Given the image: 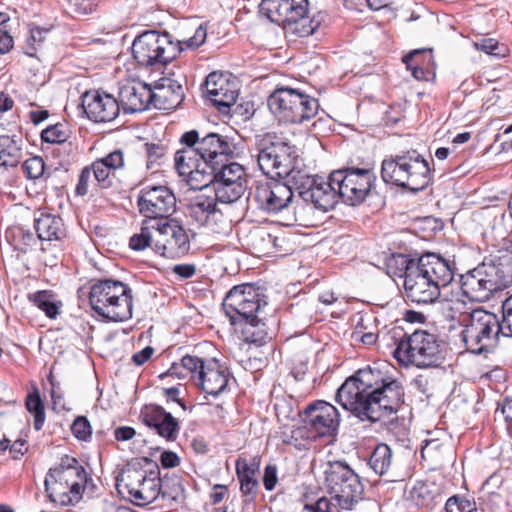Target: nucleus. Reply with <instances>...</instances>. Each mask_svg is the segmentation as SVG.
I'll use <instances>...</instances> for the list:
<instances>
[{
  "label": "nucleus",
  "instance_id": "obj_64",
  "mask_svg": "<svg viewBox=\"0 0 512 512\" xmlns=\"http://www.w3.org/2000/svg\"><path fill=\"white\" fill-rule=\"evenodd\" d=\"M14 45L13 37L6 30H0V54L8 53Z\"/></svg>",
  "mask_w": 512,
  "mask_h": 512
},
{
  "label": "nucleus",
  "instance_id": "obj_2",
  "mask_svg": "<svg viewBox=\"0 0 512 512\" xmlns=\"http://www.w3.org/2000/svg\"><path fill=\"white\" fill-rule=\"evenodd\" d=\"M293 180L299 197L321 211H329L338 203L356 206L361 204L376 182L372 168L346 167L334 170L328 179L320 176L304 175L294 172Z\"/></svg>",
  "mask_w": 512,
  "mask_h": 512
},
{
  "label": "nucleus",
  "instance_id": "obj_57",
  "mask_svg": "<svg viewBox=\"0 0 512 512\" xmlns=\"http://www.w3.org/2000/svg\"><path fill=\"white\" fill-rule=\"evenodd\" d=\"M91 177V169L88 166L84 167L79 175L78 183L75 188V194L77 196H85L88 193Z\"/></svg>",
  "mask_w": 512,
  "mask_h": 512
},
{
  "label": "nucleus",
  "instance_id": "obj_14",
  "mask_svg": "<svg viewBox=\"0 0 512 512\" xmlns=\"http://www.w3.org/2000/svg\"><path fill=\"white\" fill-rule=\"evenodd\" d=\"M267 305L264 289L252 283L236 285L226 294L222 307L234 326L253 321Z\"/></svg>",
  "mask_w": 512,
  "mask_h": 512
},
{
  "label": "nucleus",
  "instance_id": "obj_7",
  "mask_svg": "<svg viewBox=\"0 0 512 512\" xmlns=\"http://www.w3.org/2000/svg\"><path fill=\"white\" fill-rule=\"evenodd\" d=\"M393 357L401 364L419 368L438 367L445 360L446 343L436 334L426 330L404 333L395 338Z\"/></svg>",
  "mask_w": 512,
  "mask_h": 512
},
{
  "label": "nucleus",
  "instance_id": "obj_46",
  "mask_svg": "<svg viewBox=\"0 0 512 512\" xmlns=\"http://www.w3.org/2000/svg\"><path fill=\"white\" fill-rule=\"evenodd\" d=\"M474 310L471 305L459 297L448 302V311L450 312L448 316L453 320L457 319L463 326L469 321L470 313Z\"/></svg>",
  "mask_w": 512,
  "mask_h": 512
},
{
  "label": "nucleus",
  "instance_id": "obj_8",
  "mask_svg": "<svg viewBox=\"0 0 512 512\" xmlns=\"http://www.w3.org/2000/svg\"><path fill=\"white\" fill-rule=\"evenodd\" d=\"M132 299L131 288L113 279L98 280L89 292L92 310L111 322H124L132 317Z\"/></svg>",
  "mask_w": 512,
  "mask_h": 512
},
{
  "label": "nucleus",
  "instance_id": "obj_40",
  "mask_svg": "<svg viewBox=\"0 0 512 512\" xmlns=\"http://www.w3.org/2000/svg\"><path fill=\"white\" fill-rule=\"evenodd\" d=\"M410 497L417 506L428 508L436 503L440 494L434 484L417 481L410 491Z\"/></svg>",
  "mask_w": 512,
  "mask_h": 512
},
{
  "label": "nucleus",
  "instance_id": "obj_1",
  "mask_svg": "<svg viewBox=\"0 0 512 512\" xmlns=\"http://www.w3.org/2000/svg\"><path fill=\"white\" fill-rule=\"evenodd\" d=\"M255 149L257 162L263 174L271 178L279 177L282 181H267L255 187L253 200L259 210L268 214H277L288 207L294 192L299 189L293 180L294 172L309 175L301 169L298 148L286 138L274 133H266L256 137Z\"/></svg>",
  "mask_w": 512,
  "mask_h": 512
},
{
  "label": "nucleus",
  "instance_id": "obj_43",
  "mask_svg": "<svg viewBox=\"0 0 512 512\" xmlns=\"http://www.w3.org/2000/svg\"><path fill=\"white\" fill-rule=\"evenodd\" d=\"M154 220H143L140 232L134 234L129 240V247L135 251H142L151 246L154 248V240L156 238Z\"/></svg>",
  "mask_w": 512,
  "mask_h": 512
},
{
  "label": "nucleus",
  "instance_id": "obj_61",
  "mask_svg": "<svg viewBox=\"0 0 512 512\" xmlns=\"http://www.w3.org/2000/svg\"><path fill=\"white\" fill-rule=\"evenodd\" d=\"M153 353L154 349L151 346H146L132 355V361L135 365L141 366L151 358Z\"/></svg>",
  "mask_w": 512,
  "mask_h": 512
},
{
  "label": "nucleus",
  "instance_id": "obj_29",
  "mask_svg": "<svg viewBox=\"0 0 512 512\" xmlns=\"http://www.w3.org/2000/svg\"><path fill=\"white\" fill-rule=\"evenodd\" d=\"M197 145H199L206 163L215 168L229 162L228 156H233L235 149L227 137L217 133H209L201 139L198 137Z\"/></svg>",
  "mask_w": 512,
  "mask_h": 512
},
{
  "label": "nucleus",
  "instance_id": "obj_32",
  "mask_svg": "<svg viewBox=\"0 0 512 512\" xmlns=\"http://www.w3.org/2000/svg\"><path fill=\"white\" fill-rule=\"evenodd\" d=\"M23 136L21 133L0 135V166L17 167L23 156Z\"/></svg>",
  "mask_w": 512,
  "mask_h": 512
},
{
  "label": "nucleus",
  "instance_id": "obj_39",
  "mask_svg": "<svg viewBox=\"0 0 512 512\" xmlns=\"http://www.w3.org/2000/svg\"><path fill=\"white\" fill-rule=\"evenodd\" d=\"M391 463L392 450L385 443L376 445L368 458L369 467L375 474L379 476L385 475L388 472Z\"/></svg>",
  "mask_w": 512,
  "mask_h": 512
},
{
  "label": "nucleus",
  "instance_id": "obj_12",
  "mask_svg": "<svg viewBox=\"0 0 512 512\" xmlns=\"http://www.w3.org/2000/svg\"><path fill=\"white\" fill-rule=\"evenodd\" d=\"M267 104L280 121L292 124L310 121L319 110L316 98L289 87L275 89L268 97Z\"/></svg>",
  "mask_w": 512,
  "mask_h": 512
},
{
  "label": "nucleus",
  "instance_id": "obj_15",
  "mask_svg": "<svg viewBox=\"0 0 512 512\" xmlns=\"http://www.w3.org/2000/svg\"><path fill=\"white\" fill-rule=\"evenodd\" d=\"M207 173L208 177L203 178L198 190L212 186V192L222 204L238 201L246 191V175L239 163L225 162L216 168L211 166Z\"/></svg>",
  "mask_w": 512,
  "mask_h": 512
},
{
  "label": "nucleus",
  "instance_id": "obj_11",
  "mask_svg": "<svg viewBox=\"0 0 512 512\" xmlns=\"http://www.w3.org/2000/svg\"><path fill=\"white\" fill-rule=\"evenodd\" d=\"M181 42H173L169 33L156 30L143 32L132 44V55L140 67L160 70L183 51Z\"/></svg>",
  "mask_w": 512,
  "mask_h": 512
},
{
  "label": "nucleus",
  "instance_id": "obj_62",
  "mask_svg": "<svg viewBox=\"0 0 512 512\" xmlns=\"http://www.w3.org/2000/svg\"><path fill=\"white\" fill-rule=\"evenodd\" d=\"M148 163L153 164L164 155V148L156 144H146Z\"/></svg>",
  "mask_w": 512,
  "mask_h": 512
},
{
  "label": "nucleus",
  "instance_id": "obj_28",
  "mask_svg": "<svg viewBox=\"0 0 512 512\" xmlns=\"http://www.w3.org/2000/svg\"><path fill=\"white\" fill-rule=\"evenodd\" d=\"M153 106L159 110H174L184 100V89L179 80L162 77L152 87Z\"/></svg>",
  "mask_w": 512,
  "mask_h": 512
},
{
  "label": "nucleus",
  "instance_id": "obj_19",
  "mask_svg": "<svg viewBox=\"0 0 512 512\" xmlns=\"http://www.w3.org/2000/svg\"><path fill=\"white\" fill-rule=\"evenodd\" d=\"M155 224V253L167 258L182 257L189 253L190 237L179 220L169 217Z\"/></svg>",
  "mask_w": 512,
  "mask_h": 512
},
{
  "label": "nucleus",
  "instance_id": "obj_5",
  "mask_svg": "<svg viewBox=\"0 0 512 512\" xmlns=\"http://www.w3.org/2000/svg\"><path fill=\"white\" fill-rule=\"evenodd\" d=\"M381 178L386 184L417 193L432 183L433 170L422 154L410 149L385 158L381 164Z\"/></svg>",
  "mask_w": 512,
  "mask_h": 512
},
{
  "label": "nucleus",
  "instance_id": "obj_42",
  "mask_svg": "<svg viewBox=\"0 0 512 512\" xmlns=\"http://www.w3.org/2000/svg\"><path fill=\"white\" fill-rule=\"evenodd\" d=\"M418 266V258H412L406 254H392V256L387 260V270L388 273L403 278L404 281L406 277Z\"/></svg>",
  "mask_w": 512,
  "mask_h": 512
},
{
  "label": "nucleus",
  "instance_id": "obj_21",
  "mask_svg": "<svg viewBox=\"0 0 512 512\" xmlns=\"http://www.w3.org/2000/svg\"><path fill=\"white\" fill-rule=\"evenodd\" d=\"M199 191L188 200L187 214L199 226L218 232L225 221L224 214L218 206L220 200L213 192L208 194V189Z\"/></svg>",
  "mask_w": 512,
  "mask_h": 512
},
{
  "label": "nucleus",
  "instance_id": "obj_27",
  "mask_svg": "<svg viewBox=\"0 0 512 512\" xmlns=\"http://www.w3.org/2000/svg\"><path fill=\"white\" fill-rule=\"evenodd\" d=\"M118 102L125 113L144 111L153 105L152 86L143 82L122 85Z\"/></svg>",
  "mask_w": 512,
  "mask_h": 512
},
{
  "label": "nucleus",
  "instance_id": "obj_49",
  "mask_svg": "<svg viewBox=\"0 0 512 512\" xmlns=\"http://www.w3.org/2000/svg\"><path fill=\"white\" fill-rule=\"evenodd\" d=\"M68 137V130L61 123L50 125L41 132V140L51 144L64 143Z\"/></svg>",
  "mask_w": 512,
  "mask_h": 512
},
{
  "label": "nucleus",
  "instance_id": "obj_36",
  "mask_svg": "<svg viewBox=\"0 0 512 512\" xmlns=\"http://www.w3.org/2000/svg\"><path fill=\"white\" fill-rule=\"evenodd\" d=\"M240 326L243 339L247 343L263 346L272 338L266 324L259 319L258 315L254 317L253 321L245 322Z\"/></svg>",
  "mask_w": 512,
  "mask_h": 512
},
{
  "label": "nucleus",
  "instance_id": "obj_53",
  "mask_svg": "<svg viewBox=\"0 0 512 512\" xmlns=\"http://www.w3.org/2000/svg\"><path fill=\"white\" fill-rule=\"evenodd\" d=\"M475 45L478 50L495 57H503L507 51L504 45L499 44V42L492 38L481 39L479 42L475 43Z\"/></svg>",
  "mask_w": 512,
  "mask_h": 512
},
{
  "label": "nucleus",
  "instance_id": "obj_52",
  "mask_svg": "<svg viewBox=\"0 0 512 512\" xmlns=\"http://www.w3.org/2000/svg\"><path fill=\"white\" fill-rule=\"evenodd\" d=\"M72 434L81 441H88L92 436L89 420L85 416H78L71 425Z\"/></svg>",
  "mask_w": 512,
  "mask_h": 512
},
{
  "label": "nucleus",
  "instance_id": "obj_31",
  "mask_svg": "<svg viewBox=\"0 0 512 512\" xmlns=\"http://www.w3.org/2000/svg\"><path fill=\"white\" fill-rule=\"evenodd\" d=\"M205 91L210 101L221 112L234 105L238 97L237 91L230 89L227 79L217 72H212L206 77Z\"/></svg>",
  "mask_w": 512,
  "mask_h": 512
},
{
  "label": "nucleus",
  "instance_id": "obj_59",
  "mask_svg": "<svg viewBox=\"0 0 512 512\" xmlns=\"http://www.w3.org/2000/svg\"><path fill=\"white\" fill-rule=\"evenodd\" d=\"M172 271L181 279H189L196 273V266L194 264H176L173 266Z\"/></svg>",
  "mask_w": 512,
  "mask_h": 512
},
{
  "label": "nucleus",
  "instance_id": "obj_18",
  "mask_svg": "<svg viewBox=\"0 0 512 512\" xmlns=\"http://www.w3.org/2000/svg\"><path fill=\"white\" fill-rule=\"evenodd\" d=\"M383 379L386 377H382L379 370L371 367L359 369L337 389L335 400L354 416L356 406H363L366 395L378 388Z\"/></svg>",
  "mask_w": 512,
  "mask_h": 512
},
{
  "label": "nucleus",
  "instance_id": "obj_6",
  "mask_svg": "<svg viewBox=\"0 0 512 512\" xmlns=\"http://www.w3.org/2000/svg\"><path fill=\"white\" fill-rule=\"evenodd\" d=\"M88 481L85 468L74 457L64 456L48 470L44 486L49 500L61 506L77 504Z\"/></svg>",
  "mask_w": 512,
  "mask_h": 512
},
{
  "label": "nucleus",
  "instance_id": "obj_48",
  "mask_svg": "<svg viewBox=\"0 0 512 512\" xmlns=\"http://www.w3.org/2000/svg\"><path fill=\"white\" fill-rule=\"evenodd\" d=\"M445 512H477L475 501L464 496L453 495L445 503Z\"/></svg>",
  "mask_w": 512,
  "mask_h": 512
},
{
  "label": "nucleus",
  "instance_id": "obj_24",
  "mask_svg": "<svg viewBox=\"0 0 512 512\" xmlns=\"http://www.w3.org/2000/svg\"><path fill=\"white\" fill-rule=\"evenodd\" d=\"M81 100L83 112L93 122H110L119 115L118 99L106 92L88 91L82 95Z\"/></svg>",
  "mask_w": 512,
  "mask_h": 512
},
{
  "label": "nucleus",
  "instance_id": "obj_37",
  "mask_svg": "<svg viewBox=\"0 0 512 512\" xmlns=\"http://www.w3.org/2000/svg\"><path fill=\"white\" fill-rule=\"evenodd\" d=\"M183 493L184 489L178 478L171 480L161 479V492L156 502H158V505L175 509L180 503Z\"/></svg>",
  "mask_w": 512,
  "mask_h": 512
},
{
  "label": "nucleus",
  "instance_id": "obj_44",
  "mask_svg": "<svg viewBox=\"0 0 512 512\" xmlns=\"http://www.w3.org/2000/svg\"><path fill=\"white\" fill-rule=\"evenodd\" d=\"M33 304L50 319H56L62 306L60 301L55 300L54 295L47 290L37 291L31 297Z\"/></svg>",
  "mask_w": 512,
  "mask_h": 512
},
{
  "label": "nucleus",
  "instance_id": "obj_25",
  "mask_svg": "<svg viewBox=\"0 0 512 512\" xmlns=\"http://www.w3.org/2000/svg\"><path fill=\"white\" fill-rule=\"evenodd\" d=\"M142 422L155 430V432L167 441H175L180 432L179 421L157 404H147L140 412Z\"/></svg>",
  "mask_w": 512,
  "mask_h": 512
},
{
  "label": "nucleus",
  "instance_id": "obj_60",
  "mask_svg": "<svg viewBox=\"0 0 512 512\" xmlns=\"http://www.w3.org/2000/svg\"><path fill=\"white\" fill-rule=\"evenodd\" d=\"M160 463L165 469L174 468L179 465L180 458L173 451H163L160 455Z\"/></svg>",
  "mask_w": 512,
  "mask_h": 512
},
{
  "label": "nucleus",
  "instance_id": "obj_13",
  "mask_svg": "<svg viewBox=\"0 0 512 512\" xmlns=\"http://www.w3.org/2000/svg\"><path fill=\"white\" fill-rule=\"evenodd\" d=\"M404 402V388L402 384L386 377L375 390H372L364 400L363 406H356L354 415L360 421L375 423L396 413Z\"/></svg>",
  "mask_w": 512,
  "mask_h": 512
},
{
  "label": "nucleus",
  "instance_id": "obj_47",
  "mask_svg": "<svg viewBox=\"0 0 512 512\" xmlns=\"http://www.w3.org/2000/svg\"><path fill=\"white\" fill-rule=\"evenodd\" d=\"M92 176L100 189H108L113 185L114 171L95 160L90 166Z\"/></svg>",
  "mask_w": 512,
  "mask_h": 512
},
{
  "label": "nucleus",
  "instance_id": "obj_56",
  "mask_svg": "<svg viewBox=\"0 0 512 512\" xmlns=\"http://www.w3.org/2000/svg\"><path fill=\"white\" fill-rule=\"evenodd\" d=\"M97 161L114 172L124 165V157L121 150H114L105 157L97 159Z\"/></svg>",
  "mask_w": 512,
  "mask_h": 512
},
{
  "label": "nucleus",
  "instance_id": "obj_58",
  "mask_svg": "<svg viewBox=\"0 0 512 512\" xmlns=\"http://www.w3.org/2000/svg\"><path fill=\"white\" fill-rule=\"evenodd\" d=\"M278 481L277 467L275 465H267L264 469L263 485L267 491H272Z\"/></svg>",
  "mask_w": 512,
  "mask_h": 512
},
{
  "label": "nucleus",
  "instance_id": "obj_30",
  "mask_svg": "<svg viewBox=\"0 0 512 512\" xmlns=\"http://www.w3.org/2000/svg\"><path fill=\"white\" fill-rule=\"evenodd\" d=\"M491 284L484 276L481 264L460 275L462 296L470 302H485L493 295Z\"/></svg>",
  "mask_w": 512,
  "mask_h": 512
},
{
  "label": "nucleus",
  "instance_id": "obj_9",
  "mask_svg": "<svg viewBox=\"0 0 512 512\" xmlns=\"http://www.w3.org/2000/svg\"><path fill=\"white\" fill-rule=\"evenodd\" d=\"M171 376L189 377L206 394L213 397L223 393L228 385L230 373L227 367L216 359L203 360L200 357L185 355L180 364L174 363L168 370Z\"/></svg>",
  "mask_w": 512,
  "mask_h": 512
},
{
  "label": "nucleus",
  "instance_id": "obj_33",
  "mask_svg": "<svg viewBox=\"0 0 512 512\" xmlns=\"http://www.w3.org/2000/svg\"><path fill=\"white\" fill-rule=\"evenodd\" d=\"M258 471V466L249 464L246 461H237L236 473L240 482V491L245 497V502H253L258 492V480L255 475Z\"/></svg>",
  "mask_w": 512,
  "mask_h": 512
},
{
  "label": "nucleus",
  "instance_id": "obj_50",
  "mask_svg": "<svg viewBox=\"0 0 512 512\" xmlns=\"http://www.w3.org/2000/svg\"><path fill=\"white\" fill-rule=\"evenodd\" d=\"M22 170L25 176L31 180H38L44 177L45 163L42 157L33 156L25 160L22 164Z\"/></svg>",
  "mask_w": 512,
  "mask_h": 512
},
{
  "label": "nucleus",
  "instance_id": "obj_45",
  "mask_svg": "<svg viewBox=\"0 0 512 512\" xmlns=\"http://www.w3.org/2000/svg\"><path fill=\"white\" fill-rule=\"evenodd\" d=\"M26 409L34 415L33 427L36 431L42 429L45 422L44 403L41 399L39 389L34 387L25 400Z\"/></svg>",
  "mask_w": 512,
  "mask_h": 512
},
{
  "label": "nucleus",
  "instance_id": "obj_34",
  "mask_svg": "<svg viewBox=\"0 0 512 512\" xmlns=\"http://www.w3.org/2000/svg\"><path fill=\"white\" fill-rule=\"evenodd\" d=\"M161 492V478L158 472L151 471L149 476H145V480L141 482L140 487L134 491L131 498L132 502L138 506H146L159 499Z\"/></svg>",
  "mask_w": 512,
  "mask_h": 512
},
{
  "label": "nucleus",
  "instance_id": "obj_17",
  "mask_svg": "<svg viewBox=\"0 0 512 512\" xmlns=\"http://www.w3.org/2000/svg\"><path fill=\"white\" fill-rule=\"evenodd\" d=\"M198 131L190 130L185 132L180 143L182 147L175 153V168L180 176L187 178L192 189H199V184L204 177H208V170L211 168L203 156L199 145H197Z\"/></svg>",
  "mask_w": 512,
  "mask_h": 512
},
{
  "label": "nucleus",
  "instance_id": "obj_41",
  "mask_svg": "<svg viewBox=\"0 0 512 512\" xmlns=\"http://www.w3.org/2000/svg\"><path fill=\"white\" fill-rule=\"evenodd\" d=\"M146 472L142 470L127 468L116 478V487L120 493H126L130 498L134 491L140 487L145 480Z\"/></svg>",
  "mask_w": 512,
  "mask_h": 512
},
{
  "label": "nucleus",
  "instance_id": "obj_22",
  "mask_svg": "<svg viewBox=\"0 0 512 512\" xmlns=\"http://www.w3.org/2000/svg\"><path fill=\"white\" fill-rule=\"evenodd\" d=\"M34 228L40 241L41 252L49 253L52 259H56L66 237L63 219L57 214L39 211L38 216L34 218Z\"/></svg>",
  "mask_w": 512,
  "mask_h": 512
},
{
  "label": "nucleus",
  "instance_id": "obj_26",
  "mask_svg": "<svg viewBox=\"0 0 512 512\" xmlns=\"http://www.w3.org/2000/svg\"><path fill=\"white\" fill-rule=\"evenodd\" d=\"M492 293L512 285V254L490 255L480 263Z\"/></svg>",
  "mask_w": 512,
  "mask_h": 512
},
{
  "label": "nucleus",
  "instance_id": "obj_3",
  "mask_svg": "<svg viewBox=\"0 0 512 512\" xmlns=\"http://www.w3.org/2000/svg\"><path fill=\"white\" fill-rule=\"evenodd\" d=\"M454 278L451 263L435 253L418 258V266L408 274L404 282L406 297L417 304H431L439 296L441 288Z\"/></svg>",
  "mask_w": 512,
  "mask_h": 512
},
{
  "label": "nucleus",
  "instance_id": "obj_23",
  "mask_svg": "<svg viewBox=\"0 0 512 512\" xmlns=\"http://www.w3.org/2000/svg\"><path fill=\"white\" fill-rule=\"evenodd\" d=\"M308 5V0H262L259 11L270 22L287 27L305 19Z\"/></svg>",
  "mask_w": 512,
  "mask_h": 512
},
{
  "label": "nucleus",
  "instance_id": "obj_10",
  "mask_svg": "<svg viewBox=\"0 0 512 512\" xmlns=\"http://www.w3.org/2000/svg\"><path fill=\"white\" fill-rule=\"evenodd\" d=\"M500 336H504L500 318L483 308H476L470 313L469 321L460 333L466 350L475 355L493 352Z\"/></svg>",
  "mask_w": 512,
  "mask_h": 512
},
{
  "label": "nucleus",
  "instance_id": "obj_35",
  "mask_svg": "<svg viewBox=\"0 0 512 512\" xmlns=\"http://www.w3.org/2000/svg\"><path fill=\"white\" fill-rule=\"evenodd\" d=\"M6 239L15 251L28 253L35 249L38 235L35 236L29 229L22 226H13L6 230Z\"/></svg>",
  "mask_w": 512,
  "mask_h": 512
},
{
  "label": "nucleus",
  "instance_id": "obj_4",
  "mask_svg": "<svg viewBox=\"0 0 512 512\" xmlns=\"http://www.w3.org/2000/svg\"><path fill=\"white\" fill-rule=\"evenodd\" d=\"M302 425L293 428L290 434L282 433V442L302 449L308 441L329 439L337 435L341 422L338 409L325 400H314L300 413Z\"/></svg>",
  "mask_w": 512,
  "mask_h": 512
},
{
  "label": "nucleus",
  "instance_id": "obj_55",
  "mask_svg": "<svg viewBox=\"0 0 512 512\" xmlns=\"http://www.w3.org/2000/svg\"><path fill=\"white\" fill-rule=\"evenodd\" d=\"M206 37H207V29H206L205 25L201 24L196 28L193 36H191L190 38H188L185 41H180L181 42L180 46L183 48V50L185 48L196 49L205 43Z\"/></svg>",
  "mask_w": 512,
  "mask_h": 512
},
{
  "label": "nucleus",
  "instance_id": "obj_51",
  "mask_svg": "<svg viewBox=\"0 0 512 512\" xmlns=\"http://www.w3.org/2000/svg\"><path fill=\"white\" fill-rule=\"evenodd\" d=\"M50 31L47 28H41L39 26H30L29 28V36L27 38V46L28 50L26 54L29 56H34L37 48L41 45V43L45 40L46 34Z\"/></svg>",
  "mask_w": 512,
  "mask_h": 512
},
{
  "label": "nucleus",
  "instance_id": "obj_54",
  "mask_svg": "<svg viewBox=\"0 0 512 512\" xmlns=\"http://www.w3.org/2000/svg\"><path fill=\"white\" fill-rule=\"evenodd\" d=\"M501 309L500 323L504 330V337H512V295L502 302Z\"/></svg>",
  "mask_w": 512,
  "mask_h": 512
},
{
  "label": "nucleus",
  "instance_id": "obj_63",
  "mask_svg": "<svg viewBox=\"0 0 512 512\" xmlns=\"http://www.w3.org/2000/svg\"><path fill=\"white\" fill-rule=\"evenodd\" d=\"M136 431L130 426H120L114 430V436L117 441H128L134 437Z\"/></svg>",
  "mask_w": 512,
  "mask_h": 512
},
{
  "label": "nucleus",
  "instance_id": "obj_20",
  "mask_svg": "<svg viewBox=\"0 0 512 512\" xmlns=\"http://www.w3.org/2000/svg\"><path fill=\"white\" fill-rule=\"evenodd\" d=\"M137 207L145 220L158 223L176 211V197L167 186L146 185L137 195Z\"/></svg>",
  "mask_w": 512,
  "mask_h": 512
},
{
  "label": "nucleus",
  "instance_id": "obj_16",
  "mask_svg": "<svg viewBox=\"0 0 512 512\" xmlns=\"http://www.w3.org/2000/svg\"><path fill=\"white\" fill-rule=\"evenodd\" d=\"M325 481L341 509L352 510L354 504L362 499L364 486L360 477L344 462L329 463Z\"/></svg>",
  "mask_w": 512,
  "mask_h": 512
},
{
  "label": "nucleus",
  "instance_id": "obj_38",
  "mask_svg": "<svg viewBox=\"0 0 512 512\" xmlns=\"http://www.w3.org/2000/svg\"><path fill=\"white\" fill-rule=\"evenodd\" d=\"M431 58V50L416 49L404 55L402 60L416 80L427 81L430 72L425 70L422 65L426 59L430 61Z\"/></svg>",
  "mask_w": 512,
  "mask_h": 512
}]
</instances>
